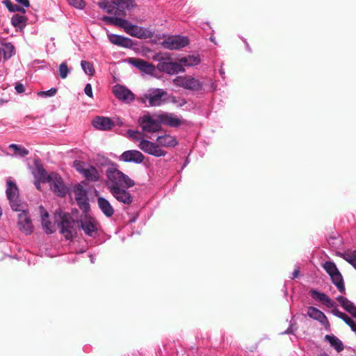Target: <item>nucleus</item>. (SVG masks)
I'll return each mask as SVG.
<instances>
[{"mask_svg": "<svg viewBox=\"0 0 356 356\" xmlns=\"http://www.w3.org/2000/svg\"><path fill=\"white\" fill-rule=\"evenodd\" d=\"M84 92H85L86 95L87 96H88L89 97L92 98L93 97L92 86L90 83H87L86 85L85 88H84Z\"/></svg>", "mask_w": 356, "mask_h": 356, "instance_id": "46", "label": "nucleus"}, {"mask_svg": "<svg viewBox=\"0 0 356 356\" xmlns=\"http://www.w3.org/2000/svg\"><path fill=\"white\" fill-rule=\"evenodd\" d=\"M325 340L329 342L330 345L338 353L341 352L344 348L342 341L334 334L325 335Z\"/></svg>", "mask_w": 356, "mask_h": 356, "instance_id": "31", "label": "nucleus"}, {"mask_svg": "<svg viewBox=\"0 0 356 356\" xmlns=\"http://www.w3.org/2000/svg\"><path fill=\"white\" fill-rule=\"evenodd\" d=\"M73 166L86 179L90 181H97L99 179V174L97 170L92 165L81 161L76 160Z\"/></svg>", "mask_w": 356, "mask_h": 356, "instance_id": "9", "label": "nucleus"}, {"mask_svg": "<svg viewBox=\"0 0 356 356\" xmlns=\"http://www.w3.org/2000/svg\"><path fill=\"white\" fill-rule=\"evenodd\" d=\"M332 313L334 316L342 319L350 327L351 330L356 333V323L350 317H349L347 314L339 311L337 307L332 310Z\"/></svg>", "mask_w": 356, "mask_h": 356, "instance_id": "30", "label": "nucleus"}, {"mask_svg": "<svg viewBox=\"0 0 356 356\" xmlns=\"http://www.w3.org/2000/svg\"><path fill=\"white\" fill-rule=\"evenodd\" d=\"M90 261L92 264H93L95 261H94V257L92 255H90Z\"/></svg>", "mask_w": 356, "mask_h": 356, "instance_id": "53", "label": "nucleus"}, {"mask_svg": "<svg viewBox=\"0 0 356 356\" xmlns=\"http://www.w3.org/2000/svg\"><path fill=\"white\" fill-rule=\"evenodd\" d=\"M106 176L107 178L106 186L108 190L113 187H132L135 185L134 180L120 171L114 164L107 168Z\"/></svg>", "mask_w": 356, "mask_h": 356, "instance_id": "3", "label": "nucleus"}, {"mask_svg": "<svg viewBox=\"0 0 356 356\" xmlns=\"http://www.w3.org/2000/svg\"><path fill=\"white\" fill-rule=\"evenodd\" d=\"M309 294L314 300L321 302L328 308L334 309L337 306L336 303L324 293L320 292L316 289H311Z\"/></svg>", "mask_w": 356, "mask_h": 356, "instance_id": "25", "label": "nucleus"}, {"mask_svg": "<svg viewBox=\"0 0 356 356\" xmlns=\"http://www.w3.org/2000/svg\"><path fill=\"white\" fill-rule=\"evenodd\" d=\"M210 39H211V41L214 42V38H213L212 37H211V38H210Z\"/></svg>", "mask_w": 356, "mask_h": 356, "instance_id": "57", "label": "nucleus"}, {"mask_svg": "<svg viewBox=\"0 0 356 356\" xmlns=\"http://www.w3.org/2000/svg\"><path fill=\"white\" fill-rule=\"evenodd\" d=\"M8 148L14 152L15 155L19 156L21 157H24L29 153L27 149L16 144H10Z\"/></svg>", "mask_w": 356, "mask_h": 356, "instance_id": "36", "label": "nucleus"}, {"mask_svg": "<svg viewBox=\"0 0 356 356\" xmlns=\"http://www.w3.org/2000/svg\"><path fill=\"white\" fill-rule=\"evenodd\" d=\"M337 300L340 303L341 306L348 312L353 308L355 305L348 300L346 298L339 296L337 298Z\"/></svg>", "mask_w": 356, "mask_h": 356, "instance_id": "38", "label": "nucleus"}, {"mask_svg": "<svg viewBox=\"0 0 356 356\" xmlns=\"http://www.w3.org/2000/svg\"><path fill=\"white\" fill-rule=\"evenodd\" d=\"M102 20L106 24L110 25H114L118 27L122 28L124 26V24H126L125 19L120 16H104L102 17Z\"/></svg>", "mask_w": 356, "mask_h": 356, "instance_id": "33", "label": "nucleus"}, {"mask_svg": "<svg viewBox=\"0 0 356 356\" xmlns=\"http://www.w3.org/2000/svg\"><path fill=\"white\" fill-rule=\"evenodd\" d=\"M211 90H214L216 89V86H215V84L213 83H211Z\"/></svg>", "mask_w": 356, "mask_h": 356, "instance_id": "52", "label": "nucleus"}, {"mask_svg": "<svg viewBox=\"0 0 356 356\" xmlns=\"http://www.w3.org/2000/svg\"><path fill=\"white\" fill-rule=\"evenodd\" d=\"M138 147L145 153L155 157L165 156L167 154V152L159 147L158 143H156L145 138L140 140Z\"/></svg>", "mask_w": 356, "mask_h": 356, "instance_id": "13", "label": "nucleus"}, {"mask_svg": "<svg viewBox=\"0 0 356 356\" xmlns=\"http://www.w3.org/2000/svg\"><path fill=\"white\" fill-rule=\"evenodd\" d=\"M75 200L80 209L84 212L88 211L90 205L88 203V198L87 195V191L81 185H78L74 188V190Z\"/></svg>", "mask_w": 356, "mask_h": 356, "instance_id": "19", "label": "nucleus"}, {"mask_svg": "<svg viewBox=\"0 0 356 356\" xmlns=\"http://www.w3.org/2000/svg\"><path fill=\"white\" fill-rule=\"evenodd\" d=\"M38 171L40 181L42 182H49L51 188L55 193L60 197H64L66 195L67 188L60 175L54 172L47 175L42 168H38Z\"/></svg>", "mask_w": 356, "mask_h": 356, "instance_id": "4", "label": "nucleus"}, {"mask_svg": "<svg viewBox=\"0 0 356 356\" xmlns=\"http://www.w3.org/2000/svg\"><path fill=\"white\" fill-rule=\"evenodd\" d=\"M4 60H8L15 54V47L13 44L8 42L3 44L1 49Z\"/></svg>", "mask_w": 356, "mask_h": 356, "instance_id": "35", "label": "nucleus"}, {"mask_svg": "<svg viewBox=\"0 0 356 356\" xmlns=\"http://www.w3.org/2000/svg\"><path fill=\"white\" fill-rule=\"evenodd\" d=\"M77 222H80V227L86 235L90 237H95L97 236L98 222L93 218L86 216L81 218L79 221H77Z\"/></svg>", "mask_w": 356, "mask_h": 356, "instance_id": "15", "label": "nucleus"}, {"mask_svg": "<svg viewBox=\"0 0 356 356\" xmlns=\"http://www.w3.org/2000/svg\"><path fill=\"white\" fill-rule=\"evenodd\" d=\"M69 4L78 9H83L85 7V3L83 0H67Z\"/></svg>", "mask_w": 356, "mask_h": 356, "instance_id": "45", "label": "nucleus"}, {"mask_svg": "<svg viewBox=\"0 0 356 356\" xmlns=\"http://www.w3.org/2000/svg\"><path fill=\"white\" fill-rule=\"evenodd\" d=\"M125 22L122 29L127 34L140 39L149 38L153 36V32L149 29L133 24L127 19H125Z\"/></svg>", "mask_w": 356, "mask_h": 356, "instance_id": "12", "label": "nucleus"}, {"mask_svg": "<svg viewBox=\"0 0 356 356\" xmlns=\"http://www.w3.org/2000/svg\"><path fill=\"white\" fill-rule=\"evenodd\" d=\"M168 93L161 88H150L142 97L143 103L149 106H160L167 102Z\"/></svg>", "mask_w": 356, "mask_h": 356, "instance_id": "5", "label": "nucleus"}, {"mask_svg": "<svg viewBox=\"0 0 356 356\" xmlns=\"http://www.w3.org/2000/svg\"><path fill=\"white\" fill-rule=\"evenodd\" d=\"M55 223L57 224L60 232L67 240H72L76 236V221L70 214L63 211L55 213Z\"/></svg>", "mask_w": 356, "mask_h": 356, "instance_id": "1", "label": "nucleus"}, {"mask_svg": "<svg viewBox=\"0 0 356 356\" xmlns=\"http://www.w3.org/2000/svg\"><path fill=\"white\" fill-rule=\"evenodd\" d=\"M343 259L356 269V250L346 252Z\"/></svg>", "mask_w": 356, "mask_h": 356, "instance_id": "40", "label": "nucleus"}, {"mask_svg": "<svg viewBox=\"0 0 356 356\" xmlns=\"http://www.w3.org/2000/svg\"><path fill=\"white\" fill-rule=\"evenodd\" d=\"M6 193L12 209L13 211H19L23 206L21 201L19 200L18 188L13 181L10 179L7 180Z\"/></svg>", "mask_w": 356, "mask_h": 356, "instance_id": "11", "label": "nucleus"}, {"mask_svg": "<svg viewBox=\"0 0 356 356\" xmlns=\"http://www.w3.org/2000/svg\"><path fill=\"white\" fill-rule=\"evenodd\" d=\"M15 89L19 94L23 93L24 92V86L21 83H17L15 84Z\"/></svg>", "mask_w": 356, "mask_h": 356, "instance_id": "47", "label": "nucleus"}, {"mask_svg": "<svg viewBox=\"0 0 356 356\" xmlns=\"http://www.w3.org/2000/svg\"><path fill=\"white\" fill-rule=\"evenodd\" d=\"M293 330H292V328L289 327L286 330L283 332L282 334H293Z\"/></svg>", "mask_w": 356, "mask_h": 356, "instance_id": "49", "label": "nucleus"}, {"mask_svg": "<svg viewBox=\"0 0 356 356\" xmlns=\"http://www.w3.org/2000/svg\"><path fill=\"white\" fill-rule=\"evenodd\" d=\"M35 187L37 188V189H40V182L38 181H35Z\"/></svg>", "mask_w": 356, "mask_h": 356, "instance_id": "51", "label": "nucleus"}, {"mask_svg": "<svg viewBox=\"0 0 356 356\" xmlns=\"http://www.w3.org/2000/svg\"><path fill=\"white\" fill-rule=\"evenodd\" d=\"M92 126L99 130L108 131L111 129L114 126V122L108 117L97 116L92 122Z\"/></svg>", "mask_w": 356, "mask_h": 356, "instance_id": "26", "label": "nucleus"}, {"mask_svg": "<svg viewBox=\"0 0 356 356\" xmlns=\"http://www.w3.org/2000/svg\"><path fill=\"white\" fill-rule=\"evenodd\" d=\"M179 63L182 66L193 67L200 64V58L198 55H189L181 58Z\"/></svg>", "mask_w": 356, "mask_h": 356, "instance_id": "32", "label": "nucleus"}, {"mask_svg": "<svg viewBox=\"0 0 356 356\" xmlns=\"http://www.w3.org/2000/svg\"><path fill=\"white\" fill-rule=\"evenodd\" d=\"M57 92L56 88H51V89L46 91H40L38 92V95L40 97H54Z\"/></svg>", "mask_w": 356, "mask_h": 356, "instance_id": "43", "label": "nucleus"}, {"mask_svg": "<svg viewBox=\"0 0 356 356\" xmlns=\"http://www.w3.org/2000/svg\"><path fill=\"white\" fill-rule=\"evenodd\" d=\"M188 42V39L186 36L171 35L163 40L161 45L165 49L177 50L187 46Z\"/></svg>", "mask_w": 356, "mask_h": 356, "instance_id": "14", "label": "nucleus"}, {"mask_svg": "<svg viewBox=\"0 0 356 356\" xmlns=\"http://www.w3.org/2000/svg\"><path fill=\"white\" fill-rule=\"evenodd\" d=\"M140 134V133L138 131H134L131 129H129L127 131V135H128L129 138H131L133 140H134L136 142H138V143H140V140L141 139L144 138L140 137L139 136Z\"/></svg>", "mask_w": 356, "mask_h": 356, "instance_id": "44", "label": "nucleus"}, {"mask_svg": "<svg viewBox=\"0 0 356 356\" xmlns=\"http://www.w3.org/2000/svg\"><path fill=\"white\" fill-rule=\"evenodd\" d=\"M98 6L108 14L124 17L135 4L134 0H104Z\"/></svg>", "mask_w": 356, "mask_h": 356, "instance_id": "2", "label": "nucleus"}, {"mask_svg": "<svg viewBox=\"0 0 356 356\" xmlns=\"http://www.w3.org/2000/svg\"><path fill=\"white\" fill-rule=\"evenodd\" d=\"M324 270L329 274L332 283L336 286L339 292L345 293V286L341 274L332 261H326L323 266Z\"/></svg>", "mask_w": 356, "mask_h": 356, "instance_id": "10", "label": "nucleus"}, {"mask_svg": "<svg viewBox=\"0 0 356 356\" xmlns=\"http://www.w3.org/2000/svg\"><path fill=\"white\" fill-rule=\"evenodd\" d=\"M156 142L159 145V147L173 148L178 145V140L176 138L170 134H164L159 136L156 138Z\"/></svg>", "mask_w": 356, "mask_h": 356, "instance_id": "27", "label": "nucleus"}, {"mask_svg": "<svg viewBox=\"0 0 356 356\" xmlns=\"http://www.w3.org/2000/svg\"><path fill=\"white\" fill-rule=\"evenodd\" d=\"M120 161L126 163L140 164L143 162L145 156L138 150H127L124 152L119 157Z\"/></svg>", "mask_w": 356, "mask_h": 356, "instance_id": "22", "label": "nucleus"}, {"mask_svg": "<svg viewBox=\"0 0 356 356\" xmlns=\"http://www.w3.org/2000/svg\"><path fill=\"white\" fill-rule=\"evenodd\" d=\"M318 356H330L329 355H327V353H321Z\"/></svg>", "mask_w": 356, "mask_h": 356, "instance_id": "54", "label": "nucleus"}, {"mask_svg": "<svg viewBox=\"0 0 356 356\" xmlns=\"http://www.w3.org/2000/svg\"><path fill=\"white\" fill-rule=\"evenodd\" d=\"M18 3L22 5L25 8H29L30 6L29 0H15Z\"/></svg>", "mask_w": 356, "mask_h": 356, "instance_id": "48", "label": "nucleus"}, {"mask_svg": "<svg viewBox=\"0 0 356 356\" xmlns=\"http://www.w3.org/2000/svg\"><path fill=\"white\" fill-rule=\"evenodd\" d=\"M129 63L141 72L152 75L156 72V67L154 65L140 58H130Z\"/></svg>", "mask_w": 356, "mask_h": 356, "instance_id": "23", "label": "nucleus"}, {"mask_svg": "<svg viewBox=\"0 0 356 356\" xmlns=\"http://www.w3.org/2000/svg\"><path fill=\"white\" fill-rule=\"evenodd\" d=\"M70 72V70L65 62H63L59 65V75L61 79H64L67 78L68 74Z\"/></svg>", "mask_w": 356, "mask_h": 356, "instance_id": "42", "label": "nucleus"}, {"mask_svg": "<svg viewBox=\"0 0 356 356\" xmlns=\"http://www.w3.org/2000/svg\"><path fill=\"white\" fill-rule=\"evenodd\" d=\"M5 5L6 8L8 9L10 12H20L23 14L26 13V10L23 7H21L17 4H13L10 1L6 0L5 1Z\"/></svg>", "mask_w": 356, "mask_h": 356, "instance_id": "39", "label": "nucleus"}, {"mask_svg": "<svg viewBox=\"0 0 356 356\" xmlns=\"http://www.w3.org/2000/svg\"><path fill=\"white\" fill-rule=\"evenodd\" d=\"M307 316L309 318L318 321L327 330H330V324L327 316L323 312L316 307L312 306L309 307L307 308Z\"/></svg>", "mask_w": 356, "mask_h": 356, "instance_id": "21", "label": "nucleus"}, {"mask_svg": "<svg viewBox=\"0 0 356 356\" xmlns=\"http://www.w3.org/2000/svg\"><path fill=\"white\" fill-rule=\"evenodd\" d=\"M107 37L111 44L119 47L130 48L133 45L131 39L123 35L111 33L108 31H107Z\"/></svg>", "mask_w": 356, "mask_h": 356, "instance_id": "24", "label": "nucleus"}, {"mask_svg": "<svg viewBox=\"0 0 356 356\" xmlns=\"http://www.w3.org/2000/svg\"><path fill=\"white\" fill-rule=\"evenodd\" d=\"M26 21L27 18L24 15L15 14L11 18L12 25L21 30L26 26Z\"/></svg>", "mask_w": 356, "mask_h": 356, "instance_id": "34", "label": "nucleus"}, {"mask_svg": "<svg viewBox=\"0 0 356 356\" xmlns=\"http://www.w3.org/2000/svg\"><path fill=\"white\" fill-rule=\"evenodd\" d=\"M40 214H41V220H42V226L46 233L52 234L54 232V225H52L51 222L48 220L49 213L47 211L44 210L43 207H40Z\"/></svg>", "mask_w": 356, "mask_h": 356, "instance_id": "29", "label": "nucleus"}, {"mask_svg": "<svg viewBox=\"0 0 356 356\" xmlns=\"http://www.w3.org/2000/svg\"><path fill=\"white\" fill-rule=\"evenodd\" d=\"M138 124L143 131L156 133L161 130V122L159 119V114L156 116L145 114L138 118Z\"/></svg>", "mask_w": 356, "mask_h": 356, "instance_id": "8", "label": "nucleus"}, {"mask_svg": "<svg viewBox=\"0 0 356 356\" xmlns=\"http://www.w3.org/2000/svg\"><path fill=\"white\" fill-rule=\"evenodd\" d=\"M21 208L22 212L18 215V227L21 232L26 235H29L33 232V225L30 219L29 213Z\"/></svg>", "mask_w": 356, "mask_h": 356, "instance_id": "17", "label": "nucleus"}, {"mask_svg": "<svg viewBox=\"0 0 356 356\" xmlns=\"http://www.w3.org/2000/svg\"><path fill=\"white\" fill-rule=\"evenodd\" d=\"M186 104V101L184 99H182V103L181 104V105H184Z\"/></svg>", "mask_w": 356, "mask_h": 356, "instance_id": "55", "label": "nucleus"}, {"mask_svg": "<svg viewBox=\"0 0 356 356\" xmlns=\"http://www.w3.org/2000/svg\"><path fill=\"white\" fill-rule=\"evenodd\" d=\"M97 204L100 210L106 217H111L114 214V209L106 198L99 197Z\"/></svg>", "mask_w": 356, "mask_h": 356, "instance_id": "28", "label": "nucleus"}, {"mask_svg": "<svg viewBox=\"0 0 356 356\" xmlns=\"http://www.w3.org/2000/svg\"><path fill=\"white\" fill-rule=\"evenodd\" d=\"M298 274H299V270H298V269H296V270L293 272V273H292V277H291V278H292V279H294V278L297 277H298Z\"/></svg>", "mask_w": 356, "mask_h": 356, "instance_id": "50", "label": "nucleus"}, {"mask_svg": "<svg viewBox=\"0 0 356 356\" xmlns=\"http://www.w3.org/2000/svg\"><path fill=\"white\" fill-rule=\"evenodd\" d=\"M81 66L84 72L90 76H92L95 73V70L92 65L86 60H82L81 62Z\"/></svg>", "mask_w": 356, "mask_h": 356, "instance_id": "41", "label": "nucleus"}, {"mask_svg": "<svg viewBox=\"0 0 356 356\" xmlns=\"http://www.w3.org/2000/svg\"><path fill=\"white\" fill-rule=\"evenodd\" d=\"M337 300L340 303L341 306L348 312L353 308L355 305L348 300L346 298L339 296L337 298Z\"/></svg>", "mask_w": 356, "mask_h": 356, "instance_id": "37", "label": "nucleus"}, {"mask_svg": "<svg viewBox=\"0 0 356 356\" xmlns=\"http://www.w3.org/2000/svg\"><path fill=\"white\" fill-rule=\"evenodd\" d=\"M159 119L161 124H165L170 127H178L181 124L185 123L181 118L172 113H161L159 114Z\"/></svg>", "mask_w": 356, "mask_h": 356, "instance_id": "20", "label": "nucleus"}, {"mask_svg": "<svg viewBox=\"0 0 356 356\" xmlns=\"http://www.w3.org/2000/svg\"><path fill=\"white\" fill-rule=\"evenodd\" d=\"M245 43H246V47H247V49H248V50H250V48H249V44H248L247 42H245Z\"/></svg>", "mask_w": 356, "mask_h": 356, "instance_id": "56", "label": "nucleus"}, {"mask_svg": "<svg viewBox=\"0 0 356 356\" xmlns=\"http://www.w3.org/2000/svg\"><path fill=\"white\" fill-rule=\"evenodd\" d=\"M174 85L191 91H200L203 89V83L190 75L179 76L172 80Z\"/></svg>", "mask_w": 356, "mask_h": 356, "instance_id": "7", "label": "nucleus"}, {"mask_svg": "<svg viewBox=\"0 0 356 356\" xmlns=\"http://www.w3.org/2000/svg\"><path fill=\"white\" fill-rule=\"evenodd\" d=\"M113 92L116 98L124 103H130L135 99L134 94L130 90L121 85L114 86Z\"/></svg>", "mask_w": 356, "mask_h": 356, "instance_id": "18", "label": "nucleus"}, {"mask_svg": "<svg viewBox=\"0 0 356 356\" xmlns=\"http://www.w3.org/2000/svg\"><path fill=\"white\" fill-rule=\"evenodd\" d=\"M129 187H113L109 191L112 195L120 202L129 205L133 202V196L127 190Z\"/></svg>", "mask_w": 356, "mask_h": 356, "instance_id": "16", "label": "nucleus"}, {"mask_svg": "<svg viewBox=\"0 0 356 356\" xmlns=\"http://www.w3.org/2000/svg\"><path fill=\"white\" fill-rule=\"evenodd\" d=\"M154 58L159 61L156 65V68L160 72H163L168 74H175L185 71L184 67L179 62H170V57L164 58L160 55H156Z\"/></svg>", "mask_w": 356, "mask_h": 356, "instance_id": "6", "label": "nucleus"}]
</instances>
